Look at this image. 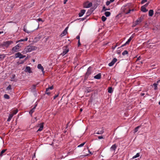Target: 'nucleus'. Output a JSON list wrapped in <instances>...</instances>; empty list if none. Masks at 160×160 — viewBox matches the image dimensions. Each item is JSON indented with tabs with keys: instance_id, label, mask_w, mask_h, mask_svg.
I'll return each instance as SVG.
<instances>
[{
	"instance_id": "obj_1",
	"label": "nucleus",
	"mask_w": 160,
	"mask_h": 160,
	"mask_svg": "<svg viewBox=\"0 0 160 160\" xmlns=\"http://www.w3.org/2000/svg\"><path fill=\"white\" fill-rule=\"evenodd\" d=\"M37 47L33 46H28L25 48V51L26 52H30L32 51L36 50Z\"/></svg>"
},
{
	"instance_id": "obj_2",
	"label": "nucleus",
	"mask_w": 160,
	"mask_h": 160,
	"mask_svg": "<svg viewBox=\"0 0 160 160\" xmlns=\"http://www.w3.org/2000/svg\"><path fill=\"white\" fill-rule=\"evenodd\" d=\"M63 51L60 55L62 56H64L69 51V49L66 46L63 47Z\"/></svg>"
},
{
	"instance_id": "obj_3",
	"label": "nucleus",
	"mask_w": 160,
	"mask_h": 160,
	"mask_svg": "<svg viewBox=\"0 0 160 160\" xmlns=\"http://www.w3.org/2000/svg\"><path fill=\"white\" fill-rule=\"evenodd\" d=\"M25 55H22L20 52H18L15 54V57L16 58H22L25 57Z\"/></svg>"
},
{
	"instance_id": "obj_4",
	"label": "nucleus",
	"mask_w": 160,
	"mask_h": 160,
	"mask_svg": "<svg viewBox=\"0 0 160 160\" xmlns=\"http://www.w3.org/2000/svg\"><path fill=\"white\" fill-rule=\"evenodd\" d=\"M19 48V46L18 44L15 47H13L12 49V52L14 53L18 52Z\"/></svg>"
},
{
	"instance_id": "obj_5",
	"label": "nucleus",
	"mask_w": 160,
	"mask_h": 160,
	"mask_svg": "<svg viewBox=\"0 0 160 160\" xmlns=\"http://www.w3.org/2000/svg\"><path fill=\"white\" fill-rule=\"evenodd\" d=\"M12 42L11 41H7L5 42H3L2 45L4 46L7 47Z\"/></svg>"
},
{
	"instance_id": "obj_6",
	"label": "nucleus",
	"mask_w": 160,
	"mask_h": 160,
	"mask_svg": "<svg viewBox=\"0 0 160 160\" xmlns=\"http://www.w3.org/2000/svg\"><path fill=\"white\" fill-rule=\"evenodd\" d=\"M91 73V67H90L88 68V71L87 72L85 75V78H87L88 76Z\"/></svg>"
},
{
	"instance_id": "obj_7",
	"label": "nucleus",
	"mask_w": 160,
	"mask_h": 160,
	"mask_svg": "<svg viewBox=\"0 0 160 160\" xmlns=\"http://www.w3.org/2000/svg\"><path fill=\"white\" fill-rule=\"evenodd\" d=\"M117 61V59L116 58H114V59H113L112 62L109 63L108 65L109 66H112L113 65V64L115 63Z\"/></svg>"
},
{
	"instance_id": "obj_8",
	"label": "nucleus",
	"mask_w": 160,
	"mask_h": 160,
	"mask_svg": "<svg viewBox=\"0 0 160 160\" xmlns=\"http://www.w3.org/2000/svg\"><path fill=\"white\" fill-rule=\"evenodd\" d=\"M117 146L118 145L116 144L112 145L110 148L111 150V151H114L116 150Z\"/></svg>"
},
{
	"instance_id": "obj_9",
	"label": "nucleus",
	"mask_w": 160,
	"mask_h": 160,
	"mask_svg": "<svg viewBox=\"0 0 160 160\" xmlns=\"http://www.w3.org/2000/svg\"><path fill=\"white\" fill-rule=\"evenodd\" d=\"M31 69L30 67L27 66L26 67V68L25 69V71L26 72H28L29 73H31L32 72Z\"/></svg>"
},
{
	"instance_id": "obj_10",
	"label": "nucleus",
	"mask_w": 160,
	"mask_h": 160,
	"mask_svg": "<svg viewBox=\"0 0 160 160\" xmlns=\"http://www.w3.org/2000/svg\"><path fill=\"white\" fill-rule=\"evenodd\" d=\"M68 27L66 28L63 31L62 33L60 35V36L62 37L65 35H66L67 32V29Z\"/></svg>"
},
{
	"instance_id": "obj_11",
	"label": "nucleus",
	"mask_w": 160,
	"mask_h": 160,
	"mask_svg": "<svg viewBox=\"0 0 160 160\" xmlns=\"http://www.w3.org/2000/svg\"><path fill=\"white\" fill-rule=\"evenodd\" d=\"M92 5V2H90L88 4H87V3H86L84 5V7L86 8H89L91 7Z\"/></svg>"
},
{
	"instance_id": "obj_12",
	"label": "nucleus",
	"mask_w": 160,
	"mask_h": 160,
	"mask_svg": "<svg viewBox=\"0 0 160 160\" xmlns=\"http://www.w3.org/2000/svg\"><path fill=\"white\" fill-rule=\"evenodd\" d=\"M85 10L84 9L82 10L78 14L79 16V17H82L85 13Z\"/></svg>"
},
{
	"instance_id": "obj_13",
	"label": "nucleus",
	"mask_w": 160,
	"mask_h": 160,
	"mask_svg": "<svg viewBox=\"0 0 160 160\" xmlns=\"http://www.w3.org/2000/svg\"><path fill=\"white\" fill-rule=\"evenodd\" d=\"M37 105H36L29 112V113L30 114L31 116H32V113L34 112Z\"/></svg>"
},
{
	"instance_id": "obj_14",
	"label": "nucleus",
	"mask_w": 160,
	"mask_h": 160,
	"mask_svg": "<svg viewBox=\"0 0 160 160\" xmlns=\"http://www.w3.org/2000/svg\"><path fill=\"white\" fill-rule=\"evenodd\" d=\"M38 69H41L42 72L44 73V68L41 64H39L38 65Z\"/></svg>"
},
{
	"instance_id": "obj_15",
	"label": "nucleus",
	"mask_w": 160,
	"mask_h": 160,
	"mask_svg": "<svg viewBox=\"0 0 160 160\" xmlns=\"http://www.w3.org/2000/svg\"><path fill=\"white\" fill-rule=\"evenodd\" d=\"M15 77H16V75L15 74H13L12 75V77L11 78V80L12 81H14V82H17V79H15Z\"/></svg>"
},
{
	"instance_id": "obj_16",
	"label": "nucleus",
	"mask_w": 160,
	"mask_h": 160,
	"mask_svg": "<svg viewBox=\"0 0 160 160\" xmlns=\"http://www.w3.org/2000/svg\"><path fill=\"white\" fill-rule=\"evenodd\" d=\"M141 11L143 12H146L148 11V10L146 9V8L143 6H142L141 7Z\"/></svg>"
},
{
	"instance_id": "obj_17",
	"label": "nucleus",
	"mask_w": 160,
	"mask_h": 160,
	"mask_svg": "<svg viewBox=\"0 0 160 160\" xmlns=\"http://www.w3.org/2000/svg\"><path fill=\"white\" fill-rule=\"evenodd\" d=\"M43 125L42 123H40V127L38 129V131H42L43 128Z\"/></svg>"
},
{
	"instance_id": "obj_18",
	"label": "nucleus",
	"mask_w": 160,
	"mask_h": 160,
	"mask_svg": "<svg viewBox=\"0 0 160 160\" xmlns=\"http://www.w3.org/2000/svg\"><path fill=\"white\" fill-rule=\"evenodd\" d=\"M104 129L102 128V129L101 130L98 131L96 133H94V134L96 133L97 134H102L104 132Z\"/></svg>"
},
{
	"instance_id": "obj_19",
	"label": "nucleus",
	"mask_w": 160,
	"mask_h": 160,
	"mask_svg": "<svg viewBox=\"0 0 160 160\" xmlns=\"http://www.w3.org/2000/svg\"><path fill=\"white\" fill-rule=\"evenodd\" d=\"M101 75L100 73H98L96 75H95L94 78L97 79H99L101 78Z\"/></svg>"
},
{
	"instance_id": "obj_20",
	"label": "nucleus",
	"mask_w": 160,
	"mask_h": 160,
	"mask_svg": "<svg viewBox=\"0 0 160 160\" xmlns=\"http://www.w3.org/2000/svg\"><path fill=\"white\" fill-rule=\"evenodd\" d=\"M149 15L150 17L152 16L153 14V11L152 10H150L149 11Z\"/></svg>"
},
{
	"instance_id": "obj_21",
	"label": "nucleus",
	"mask_w": 160,
	"mask_h": 160,
	"mask_svg": "<svg viewBox=\"0 0 160 160\" xmlns=\"http://www.w3.org/2000/svg\"><path fill=\"white\" fill-rule=\"evenodd\" d=\"M142 18L141 17H140L138 18L136 21V22L138 24H139L140 22H141L142 21Z\"/></svg>"
},
{
	"instance_id": "obj_22",
	"label": "nucleus",
	"mask_w": 160,
	"mask_h": 160,
	"mask_svg": "<svg viewBox=\"0 0 160 160\" xmlns=\"http://www.w3.org/2000/svg\"><path fill=\"white\" fill-rule=\"evenodd\" d=\"M5 57V55L4 54H0V61L3 59Z\"/></svg>"
},
{
	"instance_id": "obj_23",
	"label": "nucleus",
	"mask_w": 160,
	"mask_h": 160,
	"mask_svg": "<svg viewBox=\"0 0 160 160\" xmlns=\"http://www.w3.org/2000/svg\"><path fill=\"white\" fill-rule=\"evenodd\" d=\"M111 14V13L109 12H106L105 13V15L106 17L109 16Z\"/></svg>"
},
{
	"instance_id": "obj_24",
	"label": "nucleus",
	"mask_w": 160,
	"mask_h": 160,
	"mask_svg": "<svg viewBox=\"0 0 160 160\" xmlns=\"http://www.w3.org/2000/svg\"><path fill=\"white\" fill-rule=\"evenodd\" d=\"M140 127V126H138L136 127L134 130V133L138 131V129Z\"/></svg>"
},
{
	"instance_id": "obj_25",
	"label": "nucleus",
	"mask_w": 160,
	"mask_h": 160,
	"mask_svg": "<svg viewBox=\"0 0 160 160\" xmlns=\"http://www.w3.org/2000/svg\"><path fill=\"white\" fill-rule=\"evenodd\" d=\"M6 150V149H3L2 150L0 153V156H2V155L3 153L5 152Z\"/></svg>"
},
{
	"instance_id": "obj_26",
	"label": "nucleus",
	"mask_w": 160,
	"mask_h": 160,
	"mask_svg": "<svg viewBox=\"0 0 160 160\" xmlns=\"http://www.w3.org/2000/svg\"><path fill=\"white\" fill-rule=\"evenodd\" d=\"M112 92V87H110L108 88V92L111 93Z\"/></svg>"
},
{
	"instance_id": "obj_27",
	"label": "nucleus",
	"mask_w": 160,
	"mask_h": 160,
	"mask_svg": "<svg viewBox=\"0 0 160 160\" xmlns=\"http://www.w3.org/2000/svg\"><path fill=\"white\" fill-rule=\"evenodd\" d=\"M23 30L25 32L28 33H30L31 32L30 31L27 30V29L25 28V27H24Z\"/></svg>"
},
{
	"instance_id": "obj_28",
	"label": "nucleus",
	"mask_w": 160,
	"mask_h": 160,
	"mask_svg": "<svg viewBox=\"0 0 160 160\" xmlns=\"http://www.w3.org/2000/svg\"><path fill=\"white\" fill-rule=\"evenodd\" d=\"M57 141H53V142L51 144V145L53 146H58L57 144H55V142H56Z\"/></svg>"
},
{
	"instance_id": "obj_29",
	"label": "nucleus",
	"mask_w": 160,
	"mask_h": 160,
	"mask_svg": "<svg viewBox=\"0 0 160 160\" xmlns=\"http://www.w3.org/2000/svg\"><path fill=\"white\" fill-rule=\"evenodd\" d=\"M28 38H26L24 39H21L18 42H22V41H27L28 40Z\"/></svg>"
},
{
	"instance_id": "obj_30",
	"label": "nucleus",
	"mask_w": 160,
	"mask_h": 160,
	"mask_svg": "<svg viewBox=\"0 0 160 160\" xmlns=\"http://www.w3.org/2000/svg\"><path fill=\"white\" fill-rule=\"evenodd\" d=\"M4 98L7 99H9V96L7 94H4Z\"/></svg>"
},
{
	"instance_id": "obj_31",
	"label": "nucleus",
	"mask_w": 160,
	"mask_h": 160,
	"mask_svg": "<svg viewBox=\"0 0 160 160\" xmlns=\"http://www.w3.org/2000/svg\"><path fill=\"white\" fill-rule=\"evenodd\" d=\"M85 143L86 142H83V143L81 144H80L78 146V147L80 148L83 146Z\"/></svg>"
},
{
	"instance_id": "obj_32",
	"label": "nucleus",
	"mask_w": 160,
	"mask_h": 160,
	"mask_svg": "<svg viewBox=\"0 0 160 160\" xmlns=\"http://www.w3.org/2000/svg\"><path fill=\"white\" fill-rule=\"evenodd\" d=\"M53 89V86H52L51 87H50L48 88H47L46 89V92H47L48 91V90L50 89V90H52Z\"/></svg>"
},
{
	"instance_id": "obj_33",
	"label": "nucleus",
	"mask_w": 160,
	"mask_h": 160,
	"mask_svg": "<svg viewBox=\"0 0 160 160\" xmlns=\"http://www.w3.org/2000/svg\"><path fill=\"white\" fill-rule=\"evenodd\" d=\"M153 86L154 87V89L157 90L158 89V84L154 83L153 84Z\"/></svg>"
},
{
	"instance_id": "obj_34",
	"label": "nucleus",
	"mask_w": 160,
	"mask_h": 160,
	"mask_svg": "<svg viewBox=\"0 0 160 160\" xmlns=\"http://www.w3.org/2000/svg\"><path fill=\"white\" fill-rule=\"evenodd\" d=\"M107 19V18L103 16L102 17V20L103 22H104Z\"/></svg>"
},
{
	"instance_id": "obj_35",
	"label": "nucleus",
	"mask_w": 160,
	"mask_h": 160,
	"mask_svg": "<svg viewBox=\"0 0 160 160\" xmlns=\"http://www.w3.org/2000/svg\"><path fill=\"white\" fill-rule=\"evenodd\" d=\"M139 156V153H137L136 155L133 156L132 157L133 158H138Z\"/></svg>"
},
{
	"instance_id": "obj_36",
	"label": "nucleus",
	"mask_w": 160,
	"mask_h": 160,
	"mask_svg": "<svg viewBox=\"0 0 160 160\" xmlns=\"http://www.w3.org/2000/svg\"><path fill=\"white\" fill-rule=\"evenodd\" d=\"M18 109H16L15 110H14L13 111V113L12 114H13V115L14 114H15L17 113L18 112Z\"/></svg>"
},
{
	"instance_id": "obj_37",
	"label": "nucleus",
	"mask_w": 160,
	"mask_h": 160,
	"mask_svg": "<svg viewBox=\"0 0 160 160\" xmlns=\"http://www.w3.org/2000/svg\"><path fill=\"white\" fill-rule=\"evenodd\" d=\"M160 14V8L158 9L157 11L155 13V15H156L157 14Z\"/></svg>"
},
{
	"instance_id": "obj_38",
	"label": "nucleus",
	"mask_w": 160,
	"mask_h": 160,
	"mask_svg": "<svg viewBox=\"0 0 160 160\" xmlns=\"http://www.w3.org/2000/svg\"><path fill=\"white\" fill-rule=\"evenodd\" d=\"M128 53V52L126 51V50H125V51H124L122 53V55H124L126 54H127Z\"/></svg>"
},
{
	"instance_id": "obj_39",
	"label": "nucleus",
	"mask_w": 160,
	"mask_h": 160,
	"mask_svg": "<svg viewBox=\"0 0 160 160\" xmlns=\"http://www.w3.org/2000/svg\"><path fill=\"white\" fill-rule=\"evenodd\" d=\"M131 40V38H129L128 40V41L126 42V44H128Z\"/></svg>"
},
{
	"instance_id": "obj_40",
	"label": "nucleus",
	"mask_w": 160,
	"mask_h": 160,
	"mask_svg": "<svg viewBox=\"0 0 160 160\" xmlns=\"http://www.w3.org/2000/svg\"><path fill=\"white\" fill-rule=\"evenodd\" d=\"M11 85H9L8 86L7 88L6 89L8 90H10L11 89Z\"/></svg>"
},
{
	"instance_id": "obj_41",
	"label": "nucleus",
	"mask_w": 160,
	"mask_h": 160,
	"mask_svg": "<svg viewBox=\"0 0 160 160\" xmlns=\"http://www.w3.org/2000/svg\"><path fill=\"white\" fill-rule=\"evenodd\" d=\"M110 10V8H108V9L106 8L105 7V6H104L103 7L102 10L106 11L107 10Z\"/></svg>"
},
{
	"instance_id": "obj_42",
	"label": "nucleus",
	"mask_w": 160,
	"mask_h": 160,
	"mask_svg": "<svg viewBox=\"0 0 160 160\" xmlns=\"http://www.w3.org/2000/svg\"><path fill=\"white\" fill-rule=\"evenodd\" d=\"M35 88H36V85H33L32 88V90H35Z\"/></svg>"
},
{
	"instance_id": "obj_43",
	"label": "nucleus",
	"mask_w": 160,
	"mask_h": 160,
	"mask_svg": "<svg viewBox=\"0 0 160 160\" xmlns=\"http://www.w3.org/2000/svg\"><path fill=\"white\" fill-rule=\"evenodd\" d=\"M98 139H104V138H103V136H98Z\"/></svg>"
},
{
	"instance_id": "obj_44",
	"label": "nucleus",
	"mask_w": 160,
	"mask_h": 160,
	"mask_svg": "<svg viewBox=\"0 0 160 160\" xmlns=\"http://www.w3.org/2000/svg\"><path fill=\"white\" fill-rule=\"evenodd\" d=\"M147 0H142L141 1V3L142 4H143L144 3L146 2H147Z\"/></svg>"
},
{
	"instance_id": "obj_45",
	"label": "nucleus",
	"mask_w": 160,
	"mask_h": 160,
	"mask_svg": "<svg viewBox=\"0 0 160 160\" xmlns=\"http://www.w3.org/2000/svg\"><path fill=\"white\" fill-rule=\"evenodd\" d=\"M110 1H107L106 2V5H107V6H108L109 5V4H110Z\"/></svg>"
},
{
	"instance_id": "obj_46",
	"label": "nucleus",
	"mask_w": 160,
	"mask_h": 160,
	"mask_svg": "<svg viewBox=\"0 0 160 160\" xmlns=\"http://www.w3.org/2000/svg\"><path fill=\"white\" fill-rule=\"evenodd\" d=\"M3 145H5L7 144L6 141H3Z\"/></svg>"
},
{
	"instance_id": "obj_47",
	"label": "nucleus",
	"mask_w": 160,
	"mask_h": 160,
	"mask_svg": "<svg viewBox=\"0 0 160 160\" xmlns=\"http://www.w3.org/2000/svg\"><path fill=\"white\" fill-rule=\"evenodd\" d=\"M131 11V9H129L128 12H125V13L126 14H127L130 13V12Z\"/></svg>"
},
{
	"instance_id": "obj_48",
	"label": "nucleus",
	"mask_w": 160,
	"mask_h": 160,
	"mask_svg": "<svg viewBox=\"0 0 160 160\" xmlns=\"http://www.w3.org/2000/svg\"><path fill=\"white\" fill-rule=\"evenodd\" d=\"M13 114H10L9 115V117L10 118H12V117L13 116Z\"/></svg>"
},
{
	"instance_id": "obj_49",
	"label": "nucleus",
	"mask_w": 160,
	"mask_h": 160,
	"mask_svg": "<svg viewBox=\"0 0 160 160\" xmlns=\"http://www.w3.org/2000/svg\"><path fill=\"white\" fill-rule=\"evenodd\" d=\"M58 94L55 95L53 98V99H55L56 98L58 97Z\"/></svg>"
},
{
	"instance_id": "obj_50",
	"label": "nucleus",
	"mask_w": 160,
	"mask_h": 160,
	"mask_svg": "<svg viewBox=\"0 0 160 160\" xmlns=\"http://www.w3.org/2000/svg\"><path fill=\"white\" fill-rule=\"evenodd\" d=\"M78 47L81 45V44H80V40H78Z\"/></svg>"
},
{
	"instance_id": "obj_51",
	"label": "nucleus",
	"mask_w": 160,
	"mask_h": 160,
	"mask_svg": "<svg viewBox=\"0 0 160 160\" xmlns=\"http://www.w3.org/2000/svg\"><path fill=\"white\" fill-rule=\"evenodd\" d=\"M38 21H42V20L40 18H39L38 19Z\"/></svg>"
},
{
	"instance_id": "obj_52",
	"label": "nucleus",
	"mask_w": 160,
	"mask_h": 160,
	"mask_svg": "<svg viewBox=\"0 0 160 160\" xmlns=\"http://www.w3.org/2000/svg\"><path fill=\"white\" fill-rule=\"evenodd\" d=\"M79 38H80V36H79L78 35V36H77L76 39H78V40H79Z\"/></svg>"
},
{
	"instance_id": "obj_53",
	"label": "nucleus",
	"mask_w": 160,
	"mask_h": 160,
	"mask_svg": "<svg viewBox=\"0 0 160 160\" xmlns=\"http://www.w3.org/2000/svg\"><path fill=\"white\" fill-rule=\"evenodd\" d=\"M11 118H10L9 117H8V119L7 121H9L11 120Z\"/></svg>"
},
{
	"instance_id": "obj_54",
	"label": "nucleus",
	"mask_w": 160,
	"mask_h": 160,
	"mask_svg": "<svg viewBox=\"0 0 160 160\" xmlns=\"http://www.w3.org/2000/svg\"><path fill=\"white\" fill-rule=\"evenodd\" d=\"M11 118H10L9 117H8V119L7 121H9L11 120Z\"/></svg>"
},
{
	"instance_id": "obj_55",
	"label": "nucleus",
	"mask_w": 160,
	"mask_h": 160,
	"mask_svg": "<svg viewBox=\"0 0 160 160\" xmlns=\"http://www.w3.org/2000/svg\"><path fill=\"white\" fill-rule=\"evenodd\" d=\"M11 118H10L9 117H8V119L7 121H9L11 120Z\"/></svg>"
},
{
	"instance_id": "obj_56",
	"label": "nucleus",
	"mask_w": 160,
	"mask_h": 160,
	"mask_svg": "<svg viewBox=\"0 0 160 160\" xmlns=\"http://www.w3.org/2000/svg\"><path fill=\"white\" fill-rule=\"evenodd\" d=\"M126 44H126V43H125V44H123L121 46V47H124V46H125Z\"/></svg>"
},
{
	"instance_id": "obj_57",
	"label": "nucleus",
	"mask_w": 160,
	"mask_h": 160,
	"mask_svg": "<svg viewBox=\"0 0 160 160\" xmlns=\"http://www.w3.org/2000/svg\"><path fill=\"white\" fill-rule=\"evenodd\" d=\"M85 19H86V18H80V19H81V20H82V21H83V20H84Z\"/></svg>"
},
{
	"instance_id": "obj_58",
	"label": "nucleus",
	"mask_w": 160,
	"mask_h": 160,
	"mask_svg": "<svg viewBox=\"0 0 160 160\" xmlns=\"http://www.w3.org/2000/svg\"><path fill=\"white\" fill-rule=\"evenodd\" d=\"M46 93L48 95H49L50 94V92H48V91L47 92H46Z\"/></svg>"
},
{
	"instance_id": "obj_59",
	"label": "nucleus",
	"mask_w": 160,
	"mask_h": 160,
	"mask_svg": "<svg viewBox=\"0 0 160 160\" xmlns=\"http://www.w3.org/2000/svg\"><path fill=\"white\" fill-rule=\"evenodd\" d=\"M148 6V5L147 4H146L145 5H144L143 6L144 7H145V8H146V7H147Z\"/></svg>"
},
{
	"instance_id": "obj_60",
	"label": "nucleus",
	"mask_w": 160,
	"mask_h": 160,
	"mask_svg": "<svg viewBox=\"0 0 160 160\" xmlns=\"http://www.w3.org/2000/svg\"><path fill=\"white\" fill-rule=\"evenodd\" d=\"M68 0H64V4H66V2H67Z\"/></svg>"
},
{
	"instance_id": "obj_61",
	"label": "nucleus",
	"mask_w": 160,
	"mask_h": 160,
	"mask_svg": "<svg viewBox=\"0 0 160 160\" xmlns=\"http://www.w3.org/2000/svg\"><path fill=\"white\" fill-rule=\"evenodd\" d=\"M134 24H135V25H137L138 24L136 22H134Z\"/></svg>"
},
{
	"instance_id": "obj_62",
	"label": "nucleus",
	"mask_w": 160,
	"mask_h": 160,
	"mask_svg": "<svg viewBox=\"0 0 160 160\" xmlns=\"http://www.w3.org/2000/svg\"><path fill=\"white\" fill-rule=\"evenodd\" d=\"M144 95H145V93H141V95L142 96H144Z\"/></svg>"
},
{
	"instance_id": "obj_63",
	"label": "nucleus",
	"mask_w": 160,
	"mask_h": 160,
	"mask_svg": "<svg viewBox=\"0 0 160 160\" xmlns=\"http://www.w3.org/2000/svg\"><path fill=\"white\" fill-rule=\"evenodd\" d=\"M140 58H141V57H140H140H139L138 58L137 60H140Z\"/></svg>"
},
{
	"instance_id": "obj_64",
	"label": "nucleus",
	"mask_w": 160,
	"mask_h": 160,
	"mask_svg": "<svg viewBox=\"0 0 160 160\" xmlns=\"http://www.w3.org/2000/svg\"><path fill=\"white\" fill-rule=\"evenodd\" d=\"M160 82V79L157 81V84L158 83Z\"/></svg>"
}]
</instances>
